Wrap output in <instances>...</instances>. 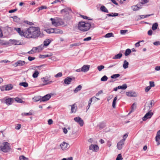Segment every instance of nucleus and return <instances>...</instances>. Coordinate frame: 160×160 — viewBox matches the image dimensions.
Instances as JSON below:
<instances>
[{"label":"nucleus","mask_w":160,"mask_h":160,"mask_svg":"<svg viewBox=\"0 0 160 160\" xmlns=\"http://www.w3.org/2000/svg\"><path fill=\"white\" fill-rule=\"evenodd\" d=\"M40 28L38 27L31 26L26 29V38H36L40 35Z\"/></svg>","instance_id":"f257e3e1"},{"label":"nucleus","mask_w":160,"mask_h":160,"mask_svg":"<svg viewBox=\"0 0 160 160\" xmlns=\"http://www.w3.org/2000/svg\"><path fill=\"white\" fill-rule=\"evenodd\" d=\"M91 27V25L90 23H85L84 22H80L78 24V29L83 32L88 30Z\"/></svg>","instance_id":"f03ea898"},{"label":"nucleus","mask_w":160,"mask_h":160,"mask_svg":"<svg viewBox=\"0 0 160 160\" xmlns=\"http://www.w3.org/2000/svg\"><path fill=\"white\" fill-rule=\"evenodd\" d=\"M11 149L10 144L7 142H2V151L4 152H9Z\"/></svg>","instance_id":"7ed1b4c3"},{"label":"nucleus","mask_w":160,"mask_h":160,"mask_svg":"<svg viewBox=\"0 0 160 160\" xmlns=\"http://www.w3.org/2000/svg\"><path fill=\"white\" fill-rule=\"evenodd\" d=\"M14 30H16L20 36L26 38L25 35H26V29L21 30L20 28H14Z\"/></svg>","instance_id":"20e7f679"},{"label":"nucleus","mask_w":160,"mask_h":160,"mask_svg":"<svg viewBox=\"0 0 160 160\" xmlns=\"http://www.w3.org/2000/svg\"><path fill=\"white\" fill-rule=\"evenodd\" d=\"M4 100V103L8 106L11 105L14 101V99L13 98H5Z\"/></svg>","instance_id":"39448f33"},{"label":"nucleus","mask_w":160,"mask_h":160,"mask_svg":"<svg viewBox=\"0 0 160 160\" xmlns=\"http://www.w3.org/2000/svg\"><path fill=\"white\" fill-rule=\"evenodd\" d=\"M126 140V138H123V139L120 140L117 144V148L118 150H121L122 148V146L124 144V142Z\"/></svg>","instance_id":"423d86ee"},{"label":"nucleus","mask_w":160,"mask_h":160,"mask_svg":"<svg viewBox=\"0 0 160 160\" xmlns=\"http://www.w3.org/2000/svg\"><path fill=\"white\" fill-rule=\"evenodd\" d=\"M75 79L74 77L71 78L69 77H68L64 79V83L66 84H69L71 83L72 80H74Z\"/></svg>","instance_id":"0eeeda50"},{"label":"nucleus","mask_w":160,"mask_h":160,"mask_svg":"<svg viewBox=\"0 0 160 160\" xmlns=\"http://www.w3.org/2000/svg\"><path fill=\"white\" fill-rule=\"evenodd\" d=\"M152 112L149 111L146 113L145 116L142 118V119L143 121H146L148 118H150L153 115Z\"/></svg>","instance_id":"6e6552de"},{"label":"nucleus","mask_w":160,"mask_h":160,"mask_svg":"<svg viewBox=\"0 0 160 160\" xmlns=\"http://www.w3.org/2000/svg\"><path fill=\"white\" fill-rule=\"evenodd\" d=\"M74 121L78 122L81 126H82L83 124V120L79 117L75 118L74 119Z\"/></svg>","instance_id":"1a4fd4ad"},{"label":"nucleus","mask_w":160,"mask_h":160,"mask_svg":"<svg viewBox=\"0 0 160 160\" xmlns=\"http://www.w3.org/2000/svg\"><path fill=\"white\" fill-rule=\"evenodd\" d=\"M89 149L93 151L97 152L98 150L99 147L97 145L91 144L89 146Z\"/></svg>","instance_id":"9d476101"},{"label":"nucleus","mask_w":160,"mask_h":160,"mask_svg":"<svg viewBox=\"0 0 160 160\" xmlns=\"http://www.w3.org/2000/svg\"><path fill=\"white\" fill-rule=\"evenodd\" d=\"M25 63V62L24 61L18 60L14 63V66L15 67L17 66H23Z\"/></svg>","instance_id":"9b49d317"},{"label":"nucleus","mask_w":160,"mask_h":160,"mask_svg":"<svg viewBox=\"0 0 160 160\" xmlns=\"http://www.w3.org/2000/svg\"><path fill=\"white\" fill-rule=\"evenodd\" d=\"M51 95L50 94H48L44 96L41 97V101L45 102L48 101L51 98Z\"/></svg>","instance_id":"f8f14e48"},{"label":"nucleus","mask_w":160,"mask_h":160,"mask_svg":"<svg viewBox=\"0 0 160 160\" xmlns=\"http://www.w3.org/2000/svg\"><path fill=\"white\" fill-rule=\"evenodd\" d=\"M60 146L62 149L64 150L68 149L69 147V145L66 142H63L61 144Z\"/></svg>","instance_id":"ddd939ff"},{"label":"nucleus","mask_w":160,"mask_h":160,"mask_svg":"<svg viewBox=\"0 0 160 160\" xmlns=\"http://www.w3.org/2000/svg\"><path fill=\"white\" fill-rule=\"evenodd\" d=\"M155 138L156 141L157 142V145H159L160 144V130L158 132Z\"/></svg>","instance_id":"4468645a"},{"label":"nucleus","mask_w":160,"mask_h":160,"mask_svg":"<svg viewBox=\"0 0 160 160\" xmlns=\"http://www.w3.org/2000/svg\"><path fill=\"white\" fill-rule=\"evenodd\" d=\"M9 42H11L12 44L14 45H19L21 44V42L19 40H17L15 39H10Z\"/></svg>","instance_id":"2eb2a0df"},{"label":"nucleus","mask_w":160,"mask_h":160,"mask_svg":"<svg viewBox=\"0 0 160 160\" xmlns=\"http://www.w3.org/2000/svg\"><path fill=\"white\" fill-rule=\"evenodd\" d=\"M71 11V9L69 8H66L61 10V13L62 14L64 13L66 14H68L69 12Z\"/></svg>","instance_id":"dca6fc26"},{"label":"nucleus","mask_w":160,"mask_h":160,"mask_svg":"<svg viewBox=\"0 0 160 160\" xmlns=\"http://www.w3.org/2000/svg\"><path fill=\"white\" fill-rule=\"evenodd\" d=\"M90 68L89 65H84L81 68V71L84 72H87Z\"/></svg>","instance_id":"f3484780"},{"label":"nucleus","mask_w":160,"mask_h":160,"mask_svg":"<svg viewBox=\"0 0 160 160\" xmlns=\"http://www.w3.org/2000/svg\"><path fill=\"white\" fill-rule=\"evenodd\" d=\"M126 95L129 97H136L137 96L136 93L132 92H126Z\"/></svg>","instance_id":"a211bd4d"},{"label":"nucleus","mask_w":160,"mask_h":160,"mask_svg":"<svg viewBox=\"0 0 160 160\" xmlns=\"http://www.w3.org/2000/svg\"><path fill=\"white\" fill-rule=\"evenodd\" d=\"M11 18L13 19V21L19 23H20L21 22L20 18L18 17L17 16H15L12 17Z\"/></svg>","instance_id":"6ab92c4d"},{"label":"nucleus","mask_w":160,"mask_h":160,"mask_svg":"<svg viewBox=\"0 0 160 160\" xmlns=\"http://www.w3.org/2000/svg\"><path fill=\"white\" fill-rule=\"evenodd\" d=\"M122 54L120 52L118 54L116 55L112 58L113 59H120L122 56Z\"/></svg>","instance_id":"aec40b11"},{"label":"nucleus","mask_w":160,"mask_h":160,"mask_svg":"<svg viewBox=\"0 0 160 160\" xmlns=\"http://www.w3.org/2000/svg\"><path fill=\"white\" fill-rule=\"evenodd\" d=\"M51 42V40L49 39H47L43 42L44 46L47 47L48 46Z\"/></svg>","instance_id":"412c9836"},{"label":"nucleus","mask_w":160,"mask_h":160,"mask_svg":"<svg viewBox=\"0 0 160 160\" xmlns=\"http://www.w3.org/2000/svg\"><path fill=\"white\" fill-rule=\"evenodd\" d=\"M54 33L55 34H62L63 32L62 30L57 28H54Z\"/></svg>","instance_id":"4be33fe9"},{"label":"nucleus","mask_w":160,"mask_h":160,"mask_svg":"<svg viewBox=\"0 0 160 160\" xmlns=\"http://www.w3.org/2000/svg\"><path fill=\"white\" fill-rule=\"evenodd\" d=\"M71 112L72 113L75 112L77 109V107L75 106V104H74L71 105Z\"/></svg>","instance_id":"5701e85b"},{"label":"nucleus","mask_w":160,"mask_h":160,"mask_svg":"<svg viewBox=\"0 0 160 160\" xmlns=\"http://www.w3.org/2000/svg\"><path fill=\"white\" fill-rule=\"evenodd\" d=\"M14 100L18 103H24V102L21 99L18 97L14 98Z\"/></svg>","instance_id":"b1692460"},{"label":"nucleus","mask_w":160,"mask_h":160,"mask_svg":"<svg viewBox=\"0 0 160 160\" xmlns=\"http://www.w3.org/2000/svg\"><path fill=\"white\" fill-rule=\"evenodd\" d=\"M129 63L126 60L123 62V67L124 69L127 68L128 67Z\"/></svg>","instance_id":"393cba45"},{"label":"nucleus","mask_w":160,"mask_h":160,"mask_svg":"<svg viewBox=\"0 0 160 160\" xmlns=\"http://www.w3.org/2000/svg\"><path fill=\"white\" fill-rule=\"evenodd\" d=\"M100 10L102 12H103L106 13L108 12V10L104 6H101L100 7Z\"/></svg>","instance_id":"a878e982"},{"label":"nucleus","mask_w":160,"mask_h":160,"mask_svg":"<svg viewBox=\"0 0 160 160\" xmlns=\"http://www.w3.org/2000/svg\"><path fill=\"white\" fill-rule=\"evenodd\" d=\"M158 26V23L157 22H156L152 25V29L153 31L157 29Z\"/></svg>","instance_id":"bb28decb"},{"label":"nucleus","mask_w":160,"mask_h":160,"mask_svg":"<svg viewBox=\"0 0 160 160\" xmlns=\"http://www.w3.org/2000/svg\"><path fill=\"white\" fill-rule=\"evenodd\" d=\"M127 85L126 84H124L122 86H118V89H121L123 90H125L127 88Z\"/></svg>","instance_id":"cd10ccee"},{"label":"nucleus","mask_w":160,"mask_h":160,"mask_svg":"<svg viewBox=\"0 0 160 160\" xmlns=\"http://www.w3.org/2000/svg\"><path fill=\"white\" fill-rule=\"evenodd\" d=\"M33 99L34 101L37 102L38 101H40V102H41V97L40 96H38L36 97H35L33 98Z\"/></svg>","instance_id":"c85d7f7f"},{"label":"nucleus","mask_w":160,"mask_h":160,"mask_svg":"<svg viewBox=\"0 0 160 160\" xmlns=\"http://www.w3.org/2000/svg\"><path fill=\"white\" fill-rule=\"evenodd\" d=\"M36 51H38L37 47L33 48L31 50L28 52L29 53L32 54L35 53L36 52Z\"/></svg>","instance_id":"c756f323"},{"label":"nucleus","mask_w":160,"mask_h":160,"mask_svg":"<svg viewBox=\"0 0 160 160\" xmlns=\"http://www.w3.org/2000/svg\"><path fill=\"white\" fill-rule=\"evenodd\" d=\"M82 88V86L81 85H78L74 90V92L76 93L77 92L80 91Z\"/></svg>","instance_id":"7c9ffc66"},{"label":"nucleus","mask_w":160,"mask_h":160,"mask_svg":"<svg viewBox=\"0 0 160 160\" xmlns=\"http://www.w3.org/2000/svg\"><path fill=\"white\" fill-rule=\"evenodd\" d=\"M13 88V86L11 84L7 85L5 89L6 90H10Z\"/></svg>","instance_id":"2f4dec72"},{"label":"nucleus","mask_w":160,"mask_h":160,"mask_svg":"<svg viewBox=\"0 0 160 160\" xmlns=\"http://www.w3.org/2000/svg\"><path fill=\"white\" fill-rule=\"evenodd\" d=\"M131 8L133 11H137L141 8H140L138 7V5L132 6Z\"/></svg>","instance_id":"473e14b6"},{"label":"nucleus","mask_w":160,"mask_h":160,"mask_svg":"<svg viewBox=\"0 0 160 160\" xmlns=\"http://www.w3.org/2000/svg\"><path fill=\"white\" fill-rule=\"evenodd\" d=\"M118 99L117 97H115L113 100V101L112 102V107L113 108H115L116 107V101Z\"/></svg>","instance_id":"72a5a7b5"},{"label":"nucleus","mask_w":160,"mask_h":160,"mask_svg":"<svg viewBox=\"0 0 160 160\" xmlns=\"http://www.w3.org/2000/svg\"><path fill=\"white\" fill-rule=\"evenodd\" d=\"M131 51L130 49L128 48L127 49L125 52L124 54L126 56H127L129 55V54L131 53Z\"/></svg>","instance_id":"f704fd0d"},{"label":"nucleus","mask_w":160,"mask_h":160,"mask_svg":"<svg viewBox=\"0 0 160 160\" xmlns=\"http://www.w3.org/2000/svg\"><path fill=\"white\" fill-rule=\"evenodd\" d=\"M39 74V72L37 70H35L32 75V77L34 78H37Z\"/></svg>","instance_id":"c9c22d12"},{"label":"nucleus","mask_w":160,"mask_h":160,"mask_svg":"<svg viewBox=\"0 0 160 160\" xmlns=\"http://www.w3.org/2000/svg\"><path fill=\"white\" fill-rule=\"evenodd\" d=\"M107 15L110 17H115L118 15V13H111L107 14Z\"/></svg>","instance_id":"e433bc0d"},{"label":"nucleus","mask_w":160,"mask_h":160,"mask_svg":"<svg viewBox=\"0 0 160 160\" xmlns=\"http://www.w3.org/2000/svg\"><path fill=\"white\" fill-rule=\"evenodd\" d=\"M44 45L43 44H41L40 45L37 47L38 51V52H40L44 48Z\"/></svg>","instance_id":"4c0bfd02"},{"label":"nucleus","mask_w":160,"mask_h":160,"mask_svg":"<svg viewBox=\"0 0 160 160\" xmlns=\"http://www.w3.org/2000/svg\"><path fill=\"white\" fill-rule=\"evenodd\" d=\"M81 44V43L80 42H78L70 44V46L71 47H72L74 46H78L80 45Z\"/></svg>","instance_id":"58836bf2"},{"label":"nucleus","mask_w":160,"mask_h":160,"mask_svg":"<svg viewBox=\"0 0 160 160\" xmlns=\"http://www.w3.org/2000/svg\"><path fill=\"white\" fill-rule=\"evenodd\" d=\"M46 31L48 33H54V28H50L49 29H48L46 30Z\"/></svg>","instance_id":"ea45409f"},{"label":"nucleus","mask_w":160,"mask_h":160,"mask_svg":"<svg viewBox=\"0 0 160 160\" xmlns=\"http://www.w3.org/2000/svg\"><path fill=\"white\" fill-rule=\"evenodd\" d=\"M52 54H51V53H49L48 54H45L44 55H41V58H44L47 57H50V56H52Z\"/></svg>","instance_id":"a19ab883"},{"label":"nucleus","mask_w":160,"mask_h":160,"mask_svg":"<svg viewBox=\"0 0 160 160\" xmlns=\"http://www.w3.org/2000/svg\"><path fill=\"white\" fill-rule=\"evenodd\" d=\"M20 86H23L25 88L27 87L28 86V84L26 82H22L20 83Z\"/></svg>","instance_id":"79ce46f5"},{"label":"nucleus","mask_w":160,"mask_h":160,"mask_svg":"<svg viewBox=\"0 0 160 160\" xmlns=\"http://www.w3.org/2000/svg\"><path fill=\"white\" fill-rule=\"evenodd\" d=\"M50 20L52 21V25L56 26L57 25V23L56 21V20L53 18H51Z\"/></svg>","instance_id":"37998d69"},{"label":"nucleus","mask_w":160,"mask_h":160,"mask_svg":"<svg viewBox=\"0 0 160 160\" xmlns=\"http://www.w3.org/2000/svg\"><path fill=\"white\" fill-rule=\"evenodd\" d=\"M113 34L112 32L108 33L106 34L105 36L104 37L105 38H108L112 37Z\"/></svg>","instance_id":"c03bdc74"},{"label":"nucleus","mask_w":160,"mask_h":160,"mask_svg":"<svg viewBox=\"0 0 160 160\" xmlns=\"http://www.w3.org/2000/svg\"><path fill=\"white\" fill-rule=\"evenodd\" d=\"M42 80V82H47V81L49 80V79L48 77H45L41 78Z\"/></svg>","instance_id":"a18cd8bd"},{"label":"nucleus","mask_w":160,"mask_h":160,"mask_svg":"<svg viewBox=\"0 0 160 160\" xmlns=\"http://www.w3.org/2000/svg\"><path fill=\"white\" fill-rule=\"evenodd\" d=\"M120 75L119 74H115L111 76V78L114 79L120 76Z\"/></svg>","instance_id":"49530a36"},{"label":"nucleus","mask_w":160,"mask_h":160,"mask_svg":"<svg viewBox=\"0 0 160 160\" xmlns=\"http://www.w3.org/2000/svg\"><path fill=\"white\" fill-rule=\"evenodd\" d=\"M19 159L20 160H28V158L23 155H21L19 157Z\"/></svg>","instance_id":"de8ad7c7"},{"label":"nucleus","mask_w":160,"mask_h":160,"mask_svg":"<svg viewBox=\"0 0 160 160\" xmlns=\"http://www.w3.org/2000/svg\"><path fill=\"white\" fill-rule=\"evenodd\" d=\"M108 79V78L106 75L104 76L101 79V80L102 81H106Z\"/></svg>","instance_id":"09e8293b"},{"label":"nucleus","mask_w":160,"mask_h":160,"mask_svg":"<svg viewBox=\"0 0 160 160\" xmlns=\"http://www.w3.org/2000/svg\"><path fill=\"white\" fill-rule=\"evenodd\" d=\"M62 72H59L55 75V77L56 78L61 77L62 76Z\"/></svg>","instance_id":"8fccbe9b"},{"label":"nucleus","mask_w":160,"mask_h":160,"mask_svg":"<svg viewBox=\"0 0 160 160\" xmlns=\"http://www.w3.org/2000/svg\"><path fill=\"white\" fill-rule=\"evenodd\" d=\"M47 7L46 6H42L40 7H38V9H39V10H42L43 9H47Z\"/></svg>","instance_id":"3c124183"},{"label":"nucleus","mask_w":160,"mask_h":160,"mask_svg":"<svg viewBox=\"0 0 160 160\" xmlns=\"http://www.w3.org/2000/svg\"><path fill=\"white\" fill-rule=\"evenodd\" d=\"M123 159V158L122 157V155L121 154H119L118 155L117 158H116V160H122Z\"/></svg>","instance_id":"603ef678"},{"label":"nucleus","mask_w":160,"mask_h":160,"mask_svg":"<svg viewBox=\"0 0 160 160\" xmlns=\"http://www.w3.org/2000/svg\"><path fill=\"white\" fill-rule=\"evenodd\" d=\"M150 85L149 86L150 88L154 87L155 86L154 82L153 81H150L149 82Z\"/></svg>","instance_id":"864d4df0"},{"label":"nucleus","mask_w":160,"mask_h":160,"mask_svg":"<svg viewBox=\"0 0 160 160\" xmlns=\"http://www.w3.org/2000/svg\"><path fill=\"white\" fill-rule=\"evenodd\" d=\"M96 98L95 97H94L91 98L88 101V104H91L92 100H96Z\"/></svg>","instance_id":"5fc2aeb1"},{"label":"nucleus","mask_w":160,"mask_h":160,"mask_svg":"<svg viewBox=\"0 0 160 160\" xmlns=\"http://www.w3.org/2000/svg\"><path fill=\"white\" fill-rule=\"evenodd\" d=\"M104 68V66L103 65H100L98 66L97 68L98 69L99 71H101L102 69Z\"/></svg>","instance_id":"6e6d98bb"},{"label":"nucleus","mask_w":160,"mask_h":160,"mask_svg":"<svg viewBox=\"0 0 160 160\" xmlns=\"http://www.w3.org/2000/svg\"><path fill=\"white\" fill-rule=\"evenodd\" d=\"M31 111H30V112H29L26 113H22L21 115H22V116H24V115H27V116L31 115H32V113L31 112Z\"/></svg>","instance_id":"4d7b16f0"},{"label":"nucleus","mask_w":160,"mask_h":160,"mask_svg":"<svg viewBox=\"0 0 160 160\" xmlns=\"http://www.w3.org/2000/svg\"><path fill=\"white\" fill-rule=\"evenodd\" d=\"M154 102V101L153 100H151L150 101V104L148 105V107L150 108L154 105V103H153V102Z\"/></svg>","instance_id":"13d9d810"},{"label":"nucleus","mask_w":160,"mask_h":160,"mask_svg":"<svg viewBox=\"0 0 160 160\" xmlns=\"http://www.w3.org/2000/svg\"><path fill=\"white\" fill-rule=\"evenodd\" d=\"M144 15H140L136 17V19L137 21L140 20L142 18H143V17H142V16H144Z\"/></svg>","instance_id":"bf43d9fd"},{"label":"nucleus","mask_w":160,"mask_h":160,"mask_svg":"<svg viewBox=\"0 0 160 160\" xmlns=\"http://www.w3.org/2000/svg\"><path fill=\"white\" fill-rule=\"evenodd\" d=\"M128 32V30H121L120 31V33L122 35L125 34L126 32Z\"/></svg>","instance_id":"052dcab7"},{"label":"nucleus","mask_w":160,"mask_h":160,"mask_svg":"<svg viewBox=\"0 0 160 160\" xmlns=\"http://www.w3.org/2000/svg\"><path fill=\"white\" fill-rule=\"evenodd\" d=\"M136 108V105L135 103H133L132 105L131 108V110L134 111Z\"/></svg>","instance_id":"680f3d73"},{"label":"nucleus","mask_w":160,"mask_h":160,"mask_svg":"<svg viewBox=\"0 0 160 160\" xmlns=\"http://www.w3.org/2000/svg\"><path fill=\"white\" fill-rule=\"evenodd\" d=\"M148 2V0H141L140 2L141 4H143Z\"/></svg>","instance_id":"e2e57ef3"},{"label":"nucleus","mask_w":160,"mask_h":160,"mask_svg":"<svg viewBox=\"0 0 160 160\" xmlns=\"http://www.w3.org/2000/svg\"><path fill=\"white\" fill-rule=\"evenodd\" d=\"M21 127V125L20 124H18L17 126L15 127V128L17 130H19Z\"/></svg>","instance_id":"0e129e2a"},{"label":"nucleus","mask_w":160,"mask_h":160,"mask_svg":"<svg viewBox=\"0 0 160 160\" xmlns=\"http://www.w3.org/2000/svg\"><path fill=\"white\" fill-rule=\"evenodd\" d=\"M151 88L149 86H148L145 88V91L146 92H148L151 89Z\"/></svg>","instance_id":"69168bd1"},{"label":"nucleus","mask_w":160,"mask_h":160,"mask_svg":"<svg viewBox=\"0 0 160 160\" xmlns=\"http://www.w3.org/2000/svg\"><path fill=\"white\" fill-rule=\"evenodd\" d=\"M92 39V38L90 37H88L86 38H85L83 39L84 41H88L91 40Z\"/></svg>","instance_id":"338daca9"},{"label":"nucleus","mask_w":160,"mask_h":160,"mask_svg":"<svg viewBox=\"0 0 160 160\" xmlns=\"http://www.w3.org/2000/svg\"><path fill=\"white\" fill-rule=\"evenodd\" d=\"M153 44L156 46H158L160 45V42L156 41L155 42L153 43Z\"/></svg>","instance_id":"774afa93"}]
</instances>
